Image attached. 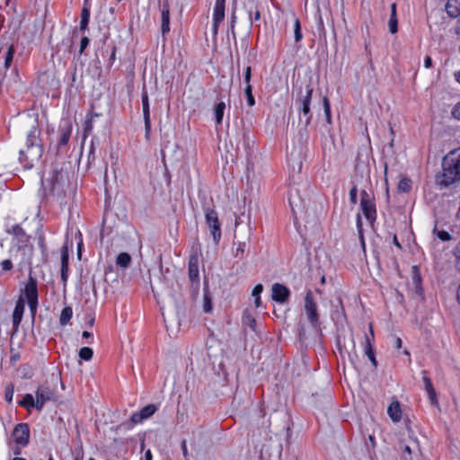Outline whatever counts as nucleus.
Here are the masks:
<instances>
[{
    "label": "nucleus",
    "mask_w": 460,
    "mask_h": 460,
    "mask_svg": "<svg viewBox=\"0 0 460 460\" xmlns=\"http://www.w3.org/2000/svg\"><path fill=\"white\" fill-rule=\"evenodd\" d=\"M40 128L37 124L32 125L26 135L25 149L19 152V160L27 169L33 167L34 163L41 158L44 147L40 138Z\"/></svg>",
    "instance_id": "f257e3e1"
},
{
    "label": "nucleus",
    "mask_w": 460,
    "mask_h": 460,
    "mask_svg": "<svg viewBox=\"0 0 460 460\" xmlns=\"http://www.w3.org/2000/svg\"><path fill=\"white\" fill-rule=\"evenodd\" d=\"M438 183L448 187L460 181V147L450 151L442 161V173Z\"/></svg>",
    "instance_id": "f03ea898"
},
{
    "label": "nucleus",
    "mask_w": 460,
    "mask_h": 460,
    "mask_svg": "<svg viewBox=\"0 0 460 460\" xmlns=\"http://www.w3.org/2000/svg\"><path fill=\"white\" fill-rule=\"evenodd\" d=\"M360 210L372 226L376 219V206L374 194L363 190L360 192Z\"/></svg>",
    "instance_id": "7ed1b4c3"
},
{
    "label": "nucleus",
    "mask_w": 460,
    "mask_h": 460,
    "mask_svg": "<svg viewBox=\"0 0 460 460\" xmlns=\"http://www.w3.org/2000/svg\"><path fill=\"white\" fill-rule=\"evenodd\" d=\"M36 404L43 409L44 405L49 402H57V391L49 383L45 382L38 386L36 392Z\"/></svg>",
    "instance_id": "20e7f679"
},
{
    "label": "nucleus",
    "mask_w": 460,
    "mask_h": 460,
    "mask_svg": "<svg viewBox=\"0 0 460 460\" xmlns=\"http://www.w3.org/2000/svg\"><path fill=\"white\" fill-rule=\"evenodd\" d=\"M206 223L210 229L213 240L217 244L221 239V225L217 211L209 207L204 208Z\"/></svg>",
    "instance_id": "39448f33"
},
{
    "label": "nucleus",
    "mask_w": 460,
    "mask_h": 460,
    "mask_svg": "<svg viewBox=\"0 0 460 460\" xmlns=\"http://www.w3.org/2000/svg\"><path fill=\"white\" fill-rule=\"evenodd\" d=\"M305 311L311 325L316 328L319 324V315L317 313V305L311 290L306 292L305 297Z\"/></svg>",
    "instance_id": "423d86ee"
},
{
    "label": "nucleus",
    "mask_w": 460,
    "mask_h": 460,
    "mask_svg": "<svg viewBox=\"0 0 460 460\" xmlns=\"http://www.w3.org/2000/svg\"><path fill=\"white\" fill-rule=\"evenodd\" d=\"M188 274L191 283V288L197 293L199 288V257L197 254L190 257Z\"/></svg>",
    "instance_id": "0eeeda50"
},
{
    "label": "nucleus",
    "mask_w": 460,
    "mask_h": 460,
    "mask_svg": "<svg viewBox=\"0 0 460 460\" xmlns=\"http://www.w3.org/2000/svg\"><path fill=\"white\" fill-rule=\"evenodd\" d=\"M13 442L21 447H25L29 444L30 439V428L27 423H19L15 426L12 433Z\"/></svg>",
    "instance_id": "6e6552de"
},
{
    "label": "nucleus",
    "mask_w": 460,
    "mask_h": 460,
    "mask_svg": "<svg viewBox=\"0 0 460 460\" xmlns=\"http://www.w3.org/2000/svg\"><path fill=\"white\" fill-rule=\"evenodd\" d=\"M225 6L226 0H216L212 16V32L215 36L217 34L218 28L225 19Z\"/></svg>",
    "instance_id": "1a4fd4ad"
},
{
    "label": "nucleus",
    "mask_w": 460,
    "mask_h": 460,
    "mask_svg": "<svg viewBox=\"0 0 460 460\" xmlns=\"http://www.w3.org/2000/svg\"><path fill=\"white\" fill-rule=\"evenodd\" d=\"M20 296L24 298V302L39 300L38 282L35 278L31 275L29 276L28 281L25 284V287L22 289V295Z\"/></svg>",
    "instance_id": "9d476101"
},
{
    "label": "nucleus",
    "mask_w": 460,
    "mask_h": 460,
    "mask_svg": "<svg viewBox=\"0 0 460 460\" xmlns=\"http://www.w3.org/2000/svg\"><path fill=\"white\" fill-rule=\"evenodd\" d=\"M156 411L157 406L155 404H147L146 406L143 407L139 411L134 412L131 415V421L135 424H138L143 420L153 416Z\"/></svg>",
    "instance_id": "9b49d317"
},
{
    "label": "nucleus",
    "mask_w": 460,
    "mask_h": 460,
    "mask_svg": "<svg viewBox=\"0 0 460 460\" xmlns=\"http://www.w3.org/2000/svg\"><path fill=\"white\" fill-rule=\"evenodd\" d=\"M313 95V89L307 85L305 90V95L300 101L301 102V112L305 117V125L307 126L311 122L312 114L310 111V104Z\"/></svg>",
    "instance_id": "f8f14e48"
},
{
    "label": "nucleus",
    "mask_w": 460,
    "mask_h": 460,
    "mask_svg": "<svg viewBox=\"0 0 460 460\" xmlns=\"http://www.w3.org/2000/svg\"><path fill=\"white\" fill-rule=\"evenodd\" d=\"M161 11V31L163 35L170 31V5L169 0H163L160 6Z\"/></svg>",
    "instance_id": "ddd939ff"
},
{
    "label": "nucleus",
    "mask_w": 460,
    "mask_h": 460,
    "mask_svg": "<svg viewBox=\"0 0 460 460\" xmlns=\"http://www.w3.org/2000/svg\"><path fill=\"white\" fill-rule=\"evenodd\" d=\"M271 291L272 299L280 304L285 303L290 296L289 289L286 286L279 283L272 286Z\"/></svg>",
    "instance_id": "4468645a"
},
{
    "label": "nucleus",
    "mask_w": 460,
    "mask_h": 460,
    "mask_svg": "<svg viewBox=\"0 0 460 460\" xmlns=\"http://www.w3.org/2000/svg\"><path fill=\"white\" fill-rule=\"evenodd\" d=\"M24 309V298L22 296H19L18 300L16 301L14 310L13 312V327L14 331H17L19 329V326L22 320Z\"/></svg>",
    "instance_id": "2eb2a0df"
},
{
    "label": "nucleus",
    "mask_w": 460,
    "mask_h": 460,
    "mask_svg": "<svg viewBox=\"0 0 460 460\" xmlns=\"http://www.w3.org/2000/svg\"><path fill=\"white\" fill-rule=\"evenodd\" d=\"M410 443L403 446L402 451V460H412V455L420 451L417 437L409 438Z\"/></svg>",
    "instance_id": "dca6fc26"
},
{
    "label": "nucleus",
    "mask_w": 460,
    "mask_h": 460,
    "mask_svg": "<svg viewBox=\"0 0 460 460\" xmlns=\"http://www.w3.org/2000/svg\"><path fill=\"white\" fill-rule=\"evenodd\" d=\"M58 133L59 139L58 141V147L61 148L66 146L69 142L72 134V124L69 121L65 122L59 127Z\"/></svg>",
    "instance_id": "f3484780"
},
{
    "label": "nucleus",
    "mask_w": 460,
    "mask_h": 460,
    "mask_svg": "<svg viewBox=\"0 0 460 460\" xmlns=\"http://www.w3.org/2000/svg\"><path fill=\"white\" fill-rule=\"evenodd\" d=\"M387 414L391 420L394 423H398L402 420V409L398 400L394 399L389 404L387 408Z\"/></svg>",
    "instance_id": "a211bd4d"
},
{
    "label": "nucleus",
    "mask_w": 460,
    "mask_h": 460,
    "mask_svg": "<svg viewBox=\"0 0 460 460\" xmlns=\"http://www.w3.org/2000/svg\"><path fill=\"white\" fill-rule=\"evenodd\" d=\"M423 376H422V382L424 384V389L428 394L429 399L431 402V403H437V394L433 387L432 382L430 378L427 376V371H422Z\"/></svg>",
    "instance_id": "6ab92c4d"
},
{
    "label": "nucleus",
    "mask_w": 460,
    "mask_h": 460,
    "mask_svg": "<svg viewBox=\"0 0 460 460\" xmlns=\"http://www.w3.org/2000/svg\"><path fill=\"white\" fill-rule=\"evenodd\" d=\"M90 6L87 4V0H84V6L81 11V21L79 26L81 31H85L87 30L90 21Z\"/></svg>",
    "instance_id": "aec40b11"
},
{
    "label": "nucleus",
    "mask_w": 460,
    "mask_h": 460,
    "mask_svg": "<svg viewBox=\"0 0 460 460\" xmlns=\"http://www.w3.org/2000/svg\"><path fill=\"white\" fill-rule=\"evenodd\" d=\"M14 52L15 49L13 45H10L4 54V63L2 66H0V75L5 74L6 71L10 68L13 63Z\"/></svg>",
    "instance_id": "412c9836"
},
{
    "label": "nucleus",
    "mask_w": 460,
    "mask_h": 460,
    "mask_svg": "<svg viewBox=\"0 0 460 460\" xmlns=\"http://www.w3.org/2000/svg\"><path fill=\"white\" fill-rule=\"evenodd\" d=\"M19 404L28 411H31L32 408H35L38 411H41L40 407L36 404V398H34L31 394H26L20 401Z\"/></svg>",
    "instance_id": "4be33fe9"
},
{
    "label": "nucleus",
    "mask_w": 460,
    "mask_h": 460,
    "mask_svg": "<svg viewBox=\"0 0 460 460\" xmlns=\"http://www.w3.org/2000/svg\"><path fill=\"white\" fill-rule=\"evenodd\" d=\"M446 11L450 17L460 16V0H448L446 4Z\"/></svg>",
    "instance_id": "5701e85b"
},
{
    "label": "nucleus",
    "mask_w": 460,
    "mask_h": 460,
    "mask_svg": "<svg viewBox=\"0 0 460 460\" xmlns=\"http://www.w3.org/2000/svg\"><path fill=\"white\" fill-rule=\"evenodd\" d=\"M8 233L14 235L20 242L26 241L25 231L19 225L13 226L12 228L8 230Z\"/></svg>",
    "instance_id": "b1692460"
},
{
    "label": "nucleus",
    "mask_w": 460,
    "mask_h": 460,
    "mask_svg": "<svg viewBox=\"0 0 460 460\" xmlns=\"http://www.w3.org/2000/svg\"><path fill=\"white\" fill-rule=\"evenodd\" d=\"M131 262V256L128 252H121L117 256L116 264L121 268H128Z\"/></svg>",
    "instance_id": "393cba45"
},
{
    "label": "nucleus",
    "mask_w": 460,
    "mask_h": 460,
    "mask_svg": "<svg viewBox=\"0 0 460 460\" xmlns=\"http://www.w3.org/2000/svg\"><path fill=\"white\" fill-rule=\"evenodd\" d=\"M225 110H226V103L224 102H220L216 104L214 111H215L216 122L217 125H220L222 123Z\"/></svg>",
    "instance_id": "a878e982"
},
{
    "label": "nucleus",
    "mask_w": 460,
    "mask_h": 460,
    "mask_svg": "<svg viewBox=\"0 0 460 460\" xmlns=\"http://www.w3.org/2000/svg\"><path fill=\"white\" fill-rule=\"evenodd\" d=\"M356 226H357V230H358L361 246H362L363 250H365L366 243H365V238H364V234H363V224H362L361 215L359 213H358L357 217H356Z\"/></svg>",
    "instance_id": "bb28decb"
},
{
    "label": "nucleus",
    "mask_w": 460,
    "mask_h": 460,
    "mask_svg": "<svg viewBox=\"0 0 460 460\" xmlns=\"http://www.w3.org/2000/svg\"><path fill=\"white\" fill-rule=\"evenodd\" d=\"M73 316V310L70 306H66L61 311L59 323L61 325H66L72 318Z\"/></svg>",
    "instance_id": "cd10ccee"
},
{
    "label": "nucleus",
    "mask_w": 460,
    "mask_h": 460,
    "mask_svg": "<svg viewBox=\"0 0 460 460\" xmlns=\"http://www.w3.org/2000/svg\"><path fill=\"white\" fill-rule=\"evenodd\" d=\"M97 116H98L97 113H94V114L89 113L86 115V118H85V120L84 123V134L85 137L92 132L93 117H97Z\"/></svg>",
    "instance_id": "c85d7f7f"
},
{
    "label": "nucleus",
    "mask_w": 460,
    "mask_h": 460,
    "mask_svg": "<svg viewBox=\"0 0 460 460\" xmlns=\"http://www.w3.org/2000/svg\"><path fill=\"white\" fill-rule=\"evenodd\" d=\"M263 291V286L261 284H257L252 292V296L254 297V304L256 307H260L261 305V294Z\"/></svg>",
    "instance_id": "c756f323"
},
{
    "label": "nucleus",
    "mask_w": 460,
    "mask_h": 460,
    "mask_svg": "<svg viewBox=\"0 0 460 460\" xmlns=\"http://www.w3.org/2000/svg\"><path fill=\"white\" fill-rule=\"evenodd\" d=\"M203 310L206 313H210L212 311L211 296L209 295L208 290L206 288H204Z\"/></svg>",
    "instance_id": "7c9ffc66"
},
{
    "label": "nucleus",
    "mask_w": 460,
    "mask_h": 460,
    "mask_svg": "<svg viewBox=\"0 0 460 460\" xmlns=\"http://www.w3.org/2000/svg\"><path fill=\"white\" fill-rule=\"evenodd\" d=\"M141 101L143 108V117L150 116L149 99L146 91H144L142 93Z\"/></svg>",
    "instance_id": "2f4dec72"
},
{
    "label": "nucleus",
    "mask_w": 460,
    "mask_h": 460,
    "mask_svg": "<svg viewBox=\"0 0 460 460\" xmlns=\"http://www.w3.org/2000/svg\"><path fill=\"white\" fill-rule=\"evenodd\" d=\"M433 234L443 242L450 241L452 239L451 234L447 231L438 230L437 226L434 227Z\"/></svg>",
    "instance_id": "473e14b6"
},
{
    "label": "nucleus",
    "mask_w": 460,
    "mask_h": 460,
    "mask_svg": "<svg viewBox=\"0 0 460 460\" xmlns=\"http://www.w3.org/2000/svg\"><path fill=\"white\" fill-rule=\"evenodd\" d=\"M93 351L89 347H84L79 350V358L83 360L88 361L93 358Z\"/></svg>",
    "instance_id": "72a5a7b5"
},
{
    "label": "nucleus",
    "mask_w": 460,
    "mask_h": 460,
    "mask_svg": "<svg viewBox=\"0 0 460 460\" xmlns=\"http://www.w3.org/2000/svg\"><path fill=\"white\" fill-rule=\"evenodd\" d=\"M364 353L366 356H373L375 354L374 348L372 346L370 338L367 334L365 337V344H364Z\"/></svg>",
    "instance_id": "f704fd0d"
},
{
    "label": "nucleus",
    "mask_w": 460,
    "mask_h": 460,
    "mask_svg": "<svg viewBox=\"0 0 460 460\" xmlns=\"http://www.w3.org/2000/svg\"><path fill=\"white\" fill-rule=\"evenodd\" d=\"M61 266L69 267V251L66 245L61 248Z\"/></svg>",
    "instance_id": "c9c22d12"
},
{
    "label": "nucleus",
    "mask_w": 460,
    "mask_h": 460,
    "mask_svg": "<svg viewBox=\"0 0 460 460\" xmlns=\"http://www.w3.org/2000/svg\"><path fill=\"white\" fill-rule=\"evenodd\" d=\"M294 33H295V40L296 42H299L302 38V32H301V24L298 18H295V23H294Z\"/></svg>",
    "instance_id": "e433bc0d"
},
{
    "label": "nucleus",
    "mask_w": 460,
    "mask_h": 460,
    "mask_svg": "<svg viewBox=\"0 0 460 460\" xmlns=\"http://www.w3.org/2000/svg\"><path fill=\"white\" fill-rule=\"evenodd\" d=\"M453 254L455 257V268L460 272V242L454 248Z\"/></svg>",
    "instance_id": "4c0bfd02"
},
{
    "label": "nucleus",
    "mask_w": 460,
    "mask_h": 460,
    "mask_svg": "<svg viewBox=\"0 0 460 460\" xmlns=\"http://www.w3.org/2000/svg\"><path fill=\"white\" fill-rule=\"evenodd\" d=\"M13 394H14V386L13 384H9L5 386V389H4V398H5V401L9 403L12 402L13 401Z\"/></svg>",
    "instance_id": "58836bf2"
},
{
    "label": "nucleus",
    "mask_w": 460,
    "mask_h": 460,
    "mask_svg": "<svg viewBox=\"0 0 460 460\" xmlns=\"http://www.w3.org/2000/svg\"><path fill=\"white\" fill-rule=\"evenodd\" d=\"M252 85H246L244 89V93L247 98V103L250 107H252L255 104V99L252 95Z\"/></svg>",
    "instance_id": "ea45409f"
},
{
    "label": "nucleus",
    "mask_w": 460,
    "mask_h": 460,
    "mask_svg": "<svg viewBox=\"0 0 460 460\" xmlns=\"http://www.w3.org/2000/svg\"><path fill=\"white\" fill-rule=\"evenodd\" d=\"M323 105L326 119L329 123H331V104L329 99L326 96L323 98Z\"/></svg>",
    "instance_id": "a19ab883"
},
{
    "label": "nucleus",
    "mask_w": 460,
    "mask_h": 460,
    "mask_svg": "<svg viewBox=\"0 0 460 460\" xmlns=\"http://www.w3.org/2000/svg\"><path fill=\"white\" fill-rule=\"evenodd\" d=\"M27 303L29 305L31 320H32V322H34L35 316L37 314L38 305H39V300L38 301H31V302H27Z\"/></svg>",
    "instance_id": "79ce46f5"
},
{
    "label": "nucleus",
    "mask_w": 460,
    "mask_h": 460,
    "mask_svg": "<svg viewBox=\"0 0 460 460\" xmlns=\"http://www.w3.org/2000/svg\"><path fill=\"white\" fill-rule=\"evenodd\" d=\"M397 24H398V21H397V16H390V20H389V23H388V26H389V31L391 33H395L397 32L398 31V27H397Z\"/></svg>",
    "instance_id": "37998d69"
},
{
    "label": "nucleus",
    "mask_w": 460,
    "mask_h": 460,
    "mask_svg": "<svg viewBox=\"0 0 460 460\" xmlns=\"http://www.w3.org/2000/svg\"><path fill=\"white\" fill-rule=\"evenodd\" d=\"M411 187V181L409 179H402L399 182V189L402 191H408L410 190Z\"/></svg>",
    "instance_id": "c03bdc74"
},
{
    "label": "nucleus",
    "mask_w": 460,
    "mask_h": 460,
    "mask_svg": "<svg viewBox=\"0 0 460 460\" xmlns=\"http://www.w3.org/2000/svg\"><path fill=\"white\" fill-rule=\"evenodd\" d=\"M349 201L355 205L358 201V189L357 186H353L349 190Z\"/></svg>",
    "instance_id": "a18cd8bd"
},
{
    "label": "nucleus",
    "mask_w": 460,
    "mask_h": 460,
    "mask_svg": "<svg viewBox=\"0 0 460 460\" xmlns=\"http://www.w3.org/2000/svg\"><path fill=\"white\" fill-rule=\"evenodd\" d=\"M243 323L245 324H247L253 331L255 330L256 320L252 316L245 315L244 318H243Z\"/></svg>",
    "instance_id": "49530a36"
},
{
    "label": "nucleus",
    "mask_w": 460,
    "mask_h": 460,
    "mask_svg": "<svg viewBox=\"0 0 460 460\" xmlns=\"http://www.w3.org/2000/svg\"><path fill=\"white\" fill-rule=\"evenodd\" d=\"M144 122H145L146 137V139H148L150 132H151V119H150V116L144 117Z\"/></svg>",
    "instance_id": "de8ad7c7"
},
{
    "label": "nucleus",
    "mask_w": 460,
    "mask_h": 460,
    "mask_svg": "<svg viewBox=\"0 0 460 460\" xmlns=\"http://www.w3.org/2000/svg\"><path fill=\"white\" fill-rule=\"evenodd\" d=\"M68 270L69 267L61 266V280L63 282V285L66 286L68 279Z\"/></svg>",
    "instance_id": "09e8293b"
},
{
    "label": "nucleus",
    "mask_w": 460,
    "mask_h": 460,
    "mask_svg": "<svg viewBox=\"0 0 460 460\" xmlns=\"http://www.w3.org/2000/svg\"><path fill=\"white\" fill-rule=\"evenodd\" d=\"M251 78H252V68H251V66H247L244 71V78H243L246 85H252Z\"/></svg>",
    "instance_id": "8fccbe9b"
},
{
    "label": "nucleus",
    "mask_w": 460,
    "mask_h": 460,
    "mask_svg": "<svg viewBox=\"0 0 460 460\" xmlns=\"http://www.w3.org/2000/svg\"><path fill=\"white\" fill-rule=\"evenodd\" d=\"M245 246L246 245L244 243H238L234 256L235 257L242 256L244 253Z\"/></svg>",
    "instance_id": "3c124183"
},
{
    "label": "nucleus",
    "mask_w": 460,
    "mask_h": 460,
    "mask_svg": "<svg viewBox=\"0 0 460 460\" xmlns=\"http://www.w3.org/2000/svg\"><path fill=\"white\" fill-rule=\"evenodd\" d=\"M88 45H89V39L86 36H84L81 39V42H80V53H83Z\"/></svg>",
    "instance_id": "603ef678"
},
{
    "label": "nucleus",
    "mask_w": 460,
    "mask_h": 460,
    "mask_svg": "<svg viewBox=\"0 0 460 460\" xmlns=\"http://www.w3.org/2000/svg\"><path fill=\"white\" fill-rule=\"evenodd\" d=\"M250 18L252 22H257L261 19V13L258 9H256L254 12H250Z\"/></svg>",
    "instance_id": "864d4df0"
},
{
    "label": "nucleus",
    "mask_w": 460,
    "mask_h": 460,
    "mask_svg": "<svg viewBox=\"0 0 460 460\" xmlns=\"http://www.w3.org/2000/svg\"><path fill=\"white\" fill-rule=\"evenodd\" d=\"M452 116H453L455 119H456L460 120V102H459V103H457V104L454 107V109H453V111H452Z\"/></svg>",
    "instance_id": "5fc2aeb1"
},
{
    "label": "nucleus",
    "mask_w": 460,
    "mask_h": 460,
    "mask_svg": "<svg viewBox=\"0 0 460 460\" xmlns=\"http://www.w3.org/2000/svg\"><path fill=\"white\" fill-rule=\"evenodd\" d=\"M405 426H406V429H407L408 434H409V438L416 437V436L414 435V432H413V430H412V429H411V425H410V420H405Z\"/></svg>",
    "instance_id": "6e6d98bb"
},
{
    "label": "nucleus",
    "mask_w": 460,
    "mask_h": 460,
    "mask_svg": "<svg viewBox=\"0 0 460 460\" xmlns=\"http://www.w3.org/2000/svg\"><path fill=\"white\" fill-rule=\"evenodd\" d=\"M432 66V58L429 56H426L424 58V67L430 68Z\"/></svg>",
    "instance_id": "4d7b16f0"
},
{
    "label": "nucleus",
    "mask_w": 460,
    "mask_h": 460,
    "mask_svg": "<svg viewBox=\"0 0 460 460\" xmlns=\"http://www.w3.org/2000/svg\"><path fill=\"white\" fill-rule=\"evenodd\" d=\"M181 451H182V454H183L184 457L187 459L189 453H188V449H187L186 440H183L181 442Z\"/></svg>",
    "instance_id": "13d9d810"
},
{
    "label": "nucleus",
    "mask_w": 460,
    "mask_h": 460,
    "mask_svg": "<svg viewBox=\"0 0 460 460\" xmlns=\"http://www.w3.org/2000/svg\"><path fill=\"white\" fill-rule=\"evenodd\" d=\"M394 345H395V348L398 349L402 348V341L401 338H399V337L395 338Z\"/></svg>",
    "instance_id": "bf43d9fd"
},
{
    "label": "nucleus",
    "mask_w": 460,
    "mask_h": 460,
    "mask_svg": "<svg viewBox=\"0 0 460 460\" xmlns=\"http://www.w3.org/2000/svg\"><path fill=\"white\" fill-rule=\"evenodd\" d=\"M455 31H456V34L457 35V37L460 38V16H459V19L457 20Z\"/></svg>",
    "instance_id": "052dcab7"
},
{
    "label": "nucleus",
    "mask_w": 460,
    "mask_h": 460,
    "mask_svg": "<svg viewBox=\"0 0 460 460\" xmlns=\"http://www.w3.org/2000/svg\"><path fill=\"white\" fill-rule=\"evenodd\" d=\"M94 146L93 144L92 143L91 146H90V150H89V159L91 158V156L93 157V159H94Z\"/></svg>",
    "instance_id": "680f3d73"
},
{
    "label": "nucleus",
    "mask_w": 460,
    "mask_h": 460,
    "mask_svg": "<svg viewBox=\"0 0 460 460\" xmlns=\"http://www.w3.org/2000/svg\"><path fill=\"white\" fill-rule=\"evenodd\" d=\"M144 458L145 460H152L153 456L149 449L146 451Z\"/></svg>",
    "instance_id": "e2e57ef3"
},
{
    "label": "nucleus",
    "mask_w": 460,
    "mask_h": 460,
    "mask_svg": "<svg viewBox=\"0 0 460 460\" xmlns=\"http://www.w3.org/2000/svg\"><path fill=\"white\" fill-rule=\"evenodd\" d=\"M391 15L392 16H397L396 15V4L395 3H393L391 4Z\"/></svg>",
    "instance_id": "0e129e2a"
},
{
    "label": "nucleus",
    "mask_w": 460,
    "mask_h": 460,
    "mask_svg": "<svg viewBox=\"0 0 460 460\" xmlns=\"http://www.w3.org/2000/svg\"><path fill=\"white\" fill-rule=\"evenodd\" d=\"M367 358H369V360L371 361L372 365L376 367L377 366V362H376V357H375V354L373 356H367Z\"/></svg>",
    "instance_id": "69168bd1"
},
{
    "label": "nucleus",
    "mask_w": 460,
    "mask_h": 460,
    "mask_svg": "<svg viewBox=\"0 0 460 460\" xmlns=\"http://www.w3.org/2000/svg\"><path fill=\"white\" fill-rule=\"evenodd\" d=\"M235 23H236V15H235V13L234 12L232 13V17H231V25H232L233 28H234Z\"/></svg>",
    "instance_id": "338daca9"
},
{
    "label": "nucleus",
    "mask_w": 460,
    "mask_h": 460,
    "mask_svg": "<svg viewBox=\"0 0 460 460\" xmlns=\"http://www.w3.org/2000/svg\"><path fill=\"white\" fill-rule=\"evenodd\" d=\"M454 76H455V79L456 80V82H458L460 84V70L455 72Z\"/></svg>",
    "instance_id": "774afa93"
}]
</instances>
